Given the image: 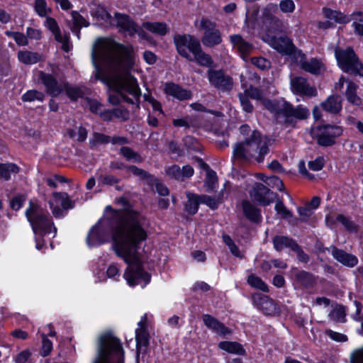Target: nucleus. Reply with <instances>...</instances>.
<instances>
[{
  "instance_id": "nucleus-1",
  "label": "nucleus",
  "mask_w": 363,
  "mask_h": 363,
  "mask_svg": "<svg viewBox=\"0 0 363 363\" xmlns=\"http://www.w3.org/2000/svg\"><path fill=\"white\" fill-rule=\"evenodd\" d=\"M106 209L111 211V215L100 220L91 228L86 238L88 245L96 246L112 240L117 256L128 264L123 275L128 284L130 286H146L151 276L135 264L140 245L147 238L145 218L133 210L116 211L111 206Z\"/></svg>"
},
{
  "instance_id": "nucleus-2",
  "label": "nucleus",
  "mask_w": 363,
  "mask_h": 363,
  "mask_svg": "<svg viewBox=\"0 0 363 363\" xmlns=\"http://www.w3.org/2000/svg\"><path fill=\"white\" fill-rule=\"evenodd\" d=\"M116 48L122 57L120 62L125 66V70L121 72L117 69L109 72L100 66L99 63L95 60L94 54H93L96 79L105 84L108 87V91H141L137 79L130 72L135 65L133 46L116 43Z\"/></svg>"
},
{
  "instance_id": "nucleus-3",
  "label": "nucleus",
  "mask_w": 363,
  "mask_h": 363,
  "mask_svg": "<svg viewBox=\"0 0 363 363\" xmlns=\"http://www.w3.org/2000/svg\"><path fill=\"white\" fill-rule=\"evenodd\" d=\"M239 99L243 110L247 113L253 111L250 98L257 100L266 109L274 113L276 121L285 127L294 128L297 120H305L309 116V111L301 106L294 107L284 100H271L263 96V92H240Z\"/></svg>"
},
{
  "instance_id": "nucleus-4",
  "label": "nucleus",
  "mask_w": 363,
  "mask_h": 363,
  "mask_svg": "<svg viewBox=\"0 0 363 363\" xmlns=\"http://www.w3.org/2000/svg\"><path fill=\"white\" fill-rule=\"evenodd\" d=\"M240 132L244 136V140L235 145L233 156L240 160L254 158L258 163L262 162L264 157L269 152L268 142L262 140L258 130L251 131L247 124L242 125Z\"/></svg>"
},
{
  "instance_id": "nucleus-5",
  "label": "nucleus",
  "mask_w": 363,
  "mask_h": 363,
  "mask_svg": "<svg viewBox=\"0 0 363 363\" xmlns=\"http://www.w3.org/2000/svg\"><path fill=\"white\" fill-rule=\"evenodd\" d=\"M173 43L178 55L186 60H195L199 65L208 69L215 66L212 57L203 50L201 41L195 35L176 33Z\"/></svg>"
},
{
  "instance_id": "nucleus-6",
  "label": "nucleus",
  "mask_w": 363,
  "mask_h": 363,
  "mask_svg": "<svg viewBox=\"0 0 363 363\" xmlns=\"http://www.w3.org/2000/svg\"><path fill=\"white\" fill-rule=\"evenodd\" d=\"M282 21L279 18L262 23L264 31L262 40L279 53L294 56L297 52H301V50L297 49L289 37L282 34Z\"/></svg>"
},
{
  "instance_id": "nucleus-7",
  "label": "nucleus",
  "mask_w": 363,
  "mask_h": 363,
  "mask_svg": "<svg viewBox=\"0 0 363 363\" xmlns=\"http://www.w3.org/2000/svg\"><path fill=\"white\" fill-rule=\"evenodd\" d=\"M124 352L120 340L111 333L99 338L97 357L92 363H123Z\"/></svg>"
},
{
  "instance_id": "nucleus-8",
  "label": "nucleus",
  "mask_w": 363,
  "mask_h": 363,
  "mask_svg": "<svg viewBox=\"0 0 363 363\" xmlns=\"http://www.w3.org/2000/svg\"><path fill=\"white\" fill-rule=\"evenodd\" d=\"M335 57L338 67L345 73L363 77V63L352 47H336Z\"/></svg>"
},
{
  "instance_id": "nucleus-9",
  "label": "nucleus",
  "mask_w": 363,
  "mask_h": 363,
  "mask_svg": "<svg viewBox=\"0 0 363 363\" xmlns=\"http://www.w3.org/2000/svg\"><path fill=\"white\" fill-rule=\"evenodd\" d=\"M26 216L30 222L34 233L44 235L50 233L53 229L55 234L57 228L49 218L47 213L38 206L30 203V207L26 211Z\"/></svg>"
},
{
  "instance_id": "nucleus-10",
  "label": "nucleus",
  "mask_w": 363,
  "mask_h": 363,
  "mask_svg": "<svg viewBox=\"0 0 363 363\" xmlns=\"http://www.w3.org/2000/svg\"><path fill=\"white\" fill-rule=\"evenodd\" d=\"M199 28L203 31L200 41L205 47L214 48L223 42L222 33L216 22L202 18Z\"/></svg>"
},
{
  "instance_id": "nucleus-11",
  "label": "nucleus",
  "mask_w": 363,
  "mask_h": 363,
  "mask_svg": "<svg viewBox=\"0 0 363 363\" xmlns=\"http://www.w3.org/2000/svg\"><path fill=\"white\" fill-rule=\"evenodd\" d=\"M320 133L317 135V143L322 147H330L335 143V139L343 132L341 126L335 125H323L318 128Z\"/></svg>"
},
{
  "instance_id": "nucleus-12",
  "label": "nucleus",
  "mask_w": 363,
  "mask_h": 363,
  "mask_svg": "<svg viewBox=\"0 0 363 363\" xmlns=\"http://www.w3.org/2000/svg\"><path fill=\"white\" fill-rule=\"evenodd\" d=\"M252 200L259 204L266 206L273 203L277 194L271 191L264 184L256 182L249 191Z\"/></svg>"
},
{
  "instance_id": "nucleus-13",
  "label": "nucleus",
  "mask_w": 363,
  "mask_h": 363,
  "mask_svg": "<svg viewBox=\"0 0 363 363\" xmlns=\"http://www.w3.org/2000/svg\"><path fill=\"white\" fill-rule=\"evenodd\" d=\"M254 306L267 315H275L280 313L278 304L269 296L255 293L252 295Z\"/></svg>"
},
{
  "instance_id": "nucleus-14",
  "label": "nucleus",
  "mask_w": 363,
  "mask_h": 363,
  "mask_svg": "<svg viewBox=\"0 0 363 363\" xmlns=\"http://www.w3.org/2000/svg\"><path fill=\"white\" fill-rule=\"evenodd\" d=\"M207 77L209 82L223 91H230L233 86V78L226 74L223 69H208Z\"/></svg>"
},
{
  "instance_id": "nucleus-15",
  "label": "nucleus",
  "mask_w": 363,
  "mask_h": 363,
  "mask_svg": "<svg viewBox=\"0 0 363 363\" xmlns=\"http://www.w3.org/2000/svg\"><path fill=\"white\" fill-rule=\"evenodd\" d=\"M290 272L294 283L300 288L312 289L317 285L318 277L311 272L299 269L297 267H292Z\"/></svg>"
},
{
  "instance_id": "nucleus-16",
  "label": "nucleus",
  "mask_w": 363,
  "mask_h": 363,
  "mask_svg": "<svg viewBox=\"0 0 363 363\" xmlns=\"http://www.w3.org/2000/svg\"><path fill=\"white\" fill-rule=\"evenodd\" d=\"M39 80L45 86V91H82L79 88L71 87L67 82L64 83L63 89L55 77L43 71L39 72Z\"/></svg>"
},
{
  "instance_id": "nucleus-17",
  "label": "nucleus",
  "mask_w": 363,
  "mask_h": 363,
  "mask_svg": "<svg viewBox=\"0 0 363 363\" xmlns=\"http://www.w3.org/2000/svg\"><path fill=\"white\" fill-rule=\"evenodd\" d=\"M116 26L123 33H128L130 36H134L138 32V23L128 14L116 12Z\"/></svg>"
},
{
  "instance_id": "nucleus-18",
  "label": "nucleus",
  "mask_w": 363,
  "mask_h": 363,
  "mask_svg": "<svg viewBox=\"0 0 363 363\" xmlns=\"http://www.w3.org/2000/svg\"><path fill=\"white\" fill-rule=\"evenodd\" d=\"M142 92H113L108 95V101L112 105H118L121 101L135 105L136 108H140V99Z\"/></svg>"
},
{
  "instance_id": "nucleus-19",
  "label": "nucleus",
  "mask_w": 363,
  "mask_h": 363,
  "mask_svg": "<svg viewBox=\"0 0 363 363\" xmlns=\"http://www.w3.org/2000/svg\"><path fill=\"white\" fill-rule=\"evenodd\" d=\"M333 257L342 265L352 268L358 264V258L335 245L330 247Z\"/></svg>"
},
{
  "instance_id": "nucleus-20",
  "label": "nucleus",
  "mask_w": 363,
  "mask_h": 363,
  "mask_svg": "<svg viewBox=\"0 0 363 363\" xmlns=\"http://www.w3.org/2000/svg\"><path fill=\"white\" fill-rule=\"evenodd\" d=\"M204 325L220 336L231 334V330L226 327L217 318L209 314H204L202 317Z\"/></svg>"
},
{
  "instance_id": "nucleus-21",
  "label": "nucleus",
  "mask_w": 363,
  "mask_h": 363,
  "mask_svg": "<svg viewBox=\"0 0 363 363\" xmlns=\"http://www.w3.org/2000/svg\"><path fill=\"white\" fill-rule=\"evenodd\" d=\"M194 173V168L189 164L185 165L182 168H180L177 164H173L166 169L167 176L181 181L191 177Z\"/></svg>"
},
{
  "instance_id": "nucleus-22",
  "label": "nucleus",
  "mask_w": 363,
  "mask_h": 363,
  "mask_svg": "<svg viewBox=\"0 0 363 363\" xmlns=\"http://www.w3.org/2000/svg\"><path fill=\"white\" fill-rule=\"evenodd\" d=\"M242 213L247 220L254 223L262 221L261 210L249 200H242L241 203Z\"/></svg>"
},
{
  "instance_id": "nucleus-23",
  "label": "nucleus",
  "mask_w": 363,
  "mask_h": 363,
  "mask_svg": "<svg viewBox=\"0 0 363 363\" xmlns=\"http://www.w3.org/2000/svg\"><path fill=\"white\" fill-rule=\"evenodd\" d=\"M232 43L237 48L240 57L245 59L252 52L254 46L251 43L246 41L240 35L236 34L230 36Z\"/></svg>"
},
{
  "instance_id": "nucleus-24",
  "label": "nucleus",
  "mask_w": 363,
  "mask_h": 363,
  "mask_svg": "<svg viewBox=\"0 0 363 363\" xmlns=\"http://www.w3.org/2000/svg\"><path fill=\"white\" fill-rule=\"evenodd\" d=\"M322 13L328 20L333 21L335 23L347 24L351 21V18L339 10H334L328 7L322 9Z\"/></svg>"
},
{
  "instance_id": "nucleus-25",
  "label": "nucleus",
  "mask_w": 363,
  "mask_h": 363,
  "mask_svg": "<svg viewBox=\"0 0 363 363\" xmlns=\"http://www.w3.org/2000/svg\"><path fill=\"white\" fill-rule=\"evenodd\" d=\"M321 106L327 112L338 113L342 110V99L337 95H331L321 103Z\"/></svg>"
},
{
  "instance_id": "nucleus-26",
  "label": "nucleus",
  "mask_w": 363,
  "mask_h": 363,
  "mask_svg": "<svg viewBox=\"0 0 363 363\" xmlns=\"http://www.w3.org/2000/svg\"><path fill=\"white\" fill-rule=\"evenodd\" d=\"M272 242L274 249L277 252H281L285 248H289L291 250L297 244V242L292 238L285 235H275L272 238Z\"/></svg>"
},
{
  "instance_id": "nucleus-27",
  "label": "nucleus",
  "mask_w": 363,
  "mask_h": 363,
  "mask_svg": "<svg viewBox=\"0 0 363 363\" xmlns=\"http://www.w3.org/2000/svg\"><path fill=\"white\" fill-rule=\"evenodd\" d=\"M41 55L37 52L20 50L18 52V60L27 65H34L41 60Z\"/></svg>"
},
{
  "instance_id": "nucleus-28",
  "label": "nucleus",
  "mask_w": 363,
  "mask_h": 363,
  "mask_svg": "<svg viewBox=\"0 0 363 363\" xmlns=\"http://www.w3.org/2000/svg\"><path fill=\"white\" fill-rule=\"evenodd\" d=\"M187 201L184 204V209L189 215L196 214L199 210L200 203L199 195L191 192H186Z\"/></svg>"
},
{
  "instance_id": "nucleus-29",
  "label": "nucleus",
  "mask_w": 363,
  "mask_h": 363,
  "mask_svg": "<svg viewBox=\"0 0 363 363\" xmlns=\"http://www.w3.org/2000/svg\"><path fill=\"white\" fill-rule=\"evenodd\" d=\"M138 325L140 328L135 330V340L137 344V350L142 347H147L149 344V333L145 328V324L140 321Z\"/></svg>"
},
{
  "instance_id": "nucleus-30",
  "label": "nucleus",
  "mask_w": 363,
  "mask_h": 363,
  "mask_svg": "<svg viewBox=\"0 0 363 363\" xmlns=\"http://www.w3.org/2000/svg\"><path fill=\"white\" fill-rule=\"evenodd\" d=\"M127 171H129L133 176L138 177L140 179L145 181L147 184H152V182H155V177L153 174L135 165H129L127 167Z\"/></svg>"
},
{
  "instance_id": "nucleus-31",
  "label": "nucleus",
  "mask_w": 363,
  "mask_h": 363,
  "mask_svg": "<svg viewBox=\"0 0 363 363\" xmlns=\"http://www.w3.org/2000/svg\"><path fill=\"white\" fill-rule=\"evenodd\" d=\"M218 347L224 351L238 355H245L246 352L242 345L237 342L223 341L218 344Z\"/></svg>"
},
{
  "instance_id": "nucleus-32",
  "label": "nucleus",
  "mask_w": 363,
  "mask_h": 363,
  "mask_svg": "<svg viewBox=\"0 0 363 363\" xmlns=\"http://www.w3.org/2000/svg\"><path fill=\"white\" fill-rule=\"evenodd\" d=\"M119 153L128 162L142 163L144 161V159L138 152L128 146L121 147Z\"/></svg>"
},
{
  "instance_id": "nucleus-33",
  "label": "nucleus",
  "mask_w": 363,
  "mask_h": 363,
  "mask_svg": "<svg viewBox=\"0 0 363 363\" xmlns=\"http://www.w3.org/2000/svg\"><path fill=\"white\" fill-rule=\"evenodd\" d=\"M145 27L148 31L161 36L167 35L169 31L164 22H149L146 23Z\"/></svg>"
},
{
  "instance_id": "nucleus-34",
  "label": "nucleus",
  "mask_w": 363,
  "mask_h": 363,
  "mask_svg": "<svg viewBox=\"0 0 363 363\" xmlns=\"http://www.w3.org/2000/svg\"><path fill=\"white\" fill-rule=\"evenodd\" d=\"M274 208L282 218L288 220L290 223L294 224L297 221V218H294L292 213L287 209L281 200L278 199L277 201Z\"/></svg>"
},
{
  "instance_id": "nucleus-35",
  "label": "nucleus",
  "mask_w": 363,
  "mask_h": 363,
  "mask_svg": "<svg viewBox=\"0 0 363 363\" xmlns=\"http://www.w3.org/2000/svg\"><path fill=\"white\" fill-rule=\"evenodd\" d=\"M291 91H316L314 87H310L306 78L296 77L291 80Z\"/></svg>"
},
{
  "instance_id": "nucleus-36",
  "label": "nucleus",
  "mask_w": 363,
  "mask_h": 363,
  "mask_svg": "<svg viewBox=\"0 0 363 363\" xmlns=\"http://www.w3.org/2000/svg\"><path fill=\"white\" fill-rule=\"evenodd\" d=\"M19 172V167L14 163H0V179L9 180L11 178V174H17Z\"/></svg>"
},
{
  "instance_id": "nucleus-37",
  "label": "nucleus",
  "mask_w": 363,
  "mask_h": 363,
  "mask_svg": "<svg viewBox=\"0 0 363 363\" xmlns=\"http://www.w3.org/2000/svg\"><path fill=\"white\" fill-rule=\"evenodd\" d=\"M247 284L252 288L259 289L263 292H269V288L265 282L259 277L251 274L247 277Z\"/></svg>"
},
{
  "instance_id": "nucleus-38",
  "label": "nucleus",
  "mask_w": 363,
  "mask_h": 363,
  "mask_svg": "<svg viewBox=\"0 0 363 363\" xmlns=\"http://www.w3.org/2000/svg\"><path fill=\"white\" fill-rule=\"evenodd\" d=\"M278 11V5L274 3L268 4L262 10V23L277 18L274 16Z\"/></svg>"
},
{
  "instance_id": "nucleus-39",
  "label": "nucleus",
  "mask_w": 363,
  "mask_h": 363,
  "mask_svg": "<svg viewBox=\"0 0 363 363\" xmlns=\"http://www.w3.org/2000/svg\"><path fill=\"white\" fill-rule=\"evenodd\" d=\"M53 197L57 203H60L62 208L67 210L74 208V203L69 199L67 193L65 192H54Z\"/></svg>"
},
{
  "instance_id": "nucleus-40",
  "label": "nucleus",
  "mask_w": 363,
  "mask_h": 363,
  "mask_svg": "<svg viewBox=\"0 0 363 363\" xmlns=\"http://www.w3.org/2000/svg\"><path fill=\"white\" fill-rule=\"evenodd\" d=\"M172 123L175 127H185L186 128H195L198 125L196 119L191 116L174 119Z\"/></svg>"
},
{
  "instance_id": "nucleus-41",
  "label": "nucleus",
  "mask_w": 363,
  "mask_h": 363,
  "mask_svg": "<svg viewBox=\"0 0 363 363\" xmlns=\"http://www.w3.org/2000/svg\"><path fill=\"white\" fill-rule=\"evenodd\" d=\"M72 26L79 27V28H87L90 26V23L84 18L77 11H71Z\"/></svg>"
},
{
  "instance_id": "nucleus-42",
  "label": "nucleus",
  "mask_w": 363,
  "mask_h": 363,
  "mask_svg": "<svg viewBox=\"0 0 363 363\" xmlns=\"http://www.w3.org/2000/svg\"><path fill=\"white\" fill-rule=\"evenodd\" d=\"M336 220L337 222L340 223L349 232L357 233L359 230V227L357 224H355L348 217L342 214H338L336 216Z\"/></svg>"
},
{
  "instance_id": "nucleus-43",
  "label": "nucleus",
  "mask_w": 363,
  "mask_h": 363,
  "mask_svg": "<svg viewBox=\"0 0 363 363\" xmlns=\"http://www.w3.org/2000/svg\"><path fill=\"white\" fill-rule=\"evenodd\" d=\"M91 15L93 18L99 21H108L111 20V13L101 6H99L95 10L91 11Z\"/></svg>"
},
{
  "instance_id": "nucleus-44",
  "label": "nucleus",
  "mask_w": 363,
  "mask_h": 363,
  "mask_svg": "<svg viewBox=\"0 0 363 363\" xmlns=\"http://www.w3.org/2000/svg\"><path fill=\"white\" fill-rule=\"evenodd\" d=\"M110 142V137L102 133L94 132L91 138L89 140L91 148L96 147L99 144H107Z\"/></svg>"
},
{
  "instance_id": "nucleus-45",
  "label": "nucleus",
  "mask_w": 363,
  "mask_h": 363,
  "mask_svg": "<svg viewBox=\"0 0 363 363\" xmlns=\"http://www.w3.org/2000/svg\"><path fill=\"white\" fill-rule=\"evenodd\" d=\"M34 10L40 17H45L48 13L51 12V9L48 8L45 0H35Z\"/></svg>"
},
{
  "instance_id": "nucleus-46",
  "label": "nucleus",
  "mask_w": 363,
  "mask_h": 363,
  "mask_svg": "<svg viewBox=\"0 0 363 363\" xmlns=\"http://www.w3.org/2000/svg\"><path fill=\"white\" fill-rule=\"evenodd\" d=\"M250 62L262 71L267 70L271 67V62L263 57H252L250 59Z\"/></svg>"
},
{
  "instance_id": "nucleus-47",
  "label": "nucleus",
  "mask_w": 363,
  "mask_h": 363,
  "mask_svg": "<svg viewBox=\"0 0 363 363\" xmlns=\"http://www.w3.org/2000/svg\"><path fill=\"white\" fill-rule=\"evenodd\" d=\"M199 200L201 203L206 204L213 210L217 209L220 203L218 199L206 194L199 195Z\"/></svg>"
},
{
  "instance_id": "nucleus-48",
  "label": "nucleus",
  "mask_w": 363,
  "mask_h": 363,
  "mask_svg": "<svg viewBox=\"0 0 363 363\" xmlns=\"http://www.w3.org/2000/svg\"><path fill=\"white\" fill-rule=\"evenodd\" d=\"M322 63L316 60L313 59L310 62H307L303 65V69L313 74H318L320 72Z\"/></svg>"
},
{
  "instance_id": "nucleus-49",
  "label": "nucleus",
  "mask_w": 363,
  "mask_h": 363,
  "mask_svg": "<svg viewBox=\"0 0 363 363\" xmlns=\"http://www.w3.org/2000/svg\"><path fill=\"white\" fill-rule=\"evenodd\" d=\"M98 180L103 185L113 186L119 183L120 179L113 174H101Z\"/></svg>"
},
{
  "instance_id": "nucleus-50",
  "label": "nucleus",
  "mask_w": 363,
  "mask_h": 363,
  "mask_svg": "<svg viewBox=\"0 0 363 363\" xmlns=\"http://www.w3.org/2000/svg\"><path fill=\"white\" fill-rule=\"evenodd\" d=\"M218 181V177L216 176V173L213 169H211L206 172V178L205 180V184L208 187V191H212L215 184Z\"/></svg>"
},
{
  "instance_id": "nucleus-51",
  "label": "nucleus",
  "mask_w": 363,
  "mask_h": 363,
  "mask_svg": "<svg viewBox=\"0 0 363 363\" xmlns=\"http://www.w3.org/2000/svg\"><path fill=\"white\" fill-rule=\"evenodd\" d=\"M42 349L40 354L43 357L49 355L52 350V343L44 334L42 335Z\"/></svg>"
},
{
  "instance_id": "nucleus-52",
  "label": "nucleus",
  "mask_w": 363,
  "mask_h": 363,
  "mask_svg": "<svg viewBox=\"0 0 363 363\" xmlns=\"http://www.w3.org/2000/svg\"><path fill=\"white\" fill-rule=\"evenodd\" d=\"M279 7L281 12L287 13H293L296 9V5L293 0H281Z\"/></svg>"
},
{
  "instance_id": "nucleus-53",
  "label": "nucleus",
  "mask_w": 363,
  "mask_h": 363,
  "mask_svg": "<svg viewBox=\"0 0 363 363\" xmlns=\"http://www.w3.org/2000/svg\"><path fill=\"white\" fill-rule=\"evenodd\" d=\"M292 251L296 254L298 262L305 264L309 262L310 256L303 250L298 243L293 247Z\"/></svg>"
},
{
  "instance_id": "nucleus-54",
  "label": "nucleus",
  "mask_w": 363,
  "mask_h": 363,
  "mask_svg": "<svg viewBox=\"0 0 363 363\" xmlns=\"http://www.w3.org/2000/svg\"><path fill=\"white\" fill-rule=\"evenodd\" d=\"M152 187L155 186L157 192L162 196L169 195V191L168 188L162 183H161L157 178L155 177V182H152V184H147Z\"/></svg>"
},
{
  "instance_id": "nucleus-55",
  "label": "nucleus",
  "mask_w": 363,
  "mask_h": 363,
  "mask_svg": "<svg viewBox=\"0 0 363 363\" xmlns=\"http://www.w3.org/2000/svg\"><path fill=\"white\" fill-rule=\"evenodd\" d=\"M43 99V92H26L22 96V100L23 101H33L34 100L42 101Z\"/></svg>"
},
{
  "instance_id": "nucleus-56",
  "label": "nucleus",
  "mask_w": 363,
  "mask_h": 363,
  "mask_svg": "<svg viewBox=\"0 0 363 363\" xmlns=\"http://www.w3.org/2000/svg\"><path fill=\"white\" fill-rule=\"evenodd\" d=\"M267 184L272 188L277 187V189L280 191H284V185L282 180L277 176L269 177L267 179Z\"/></svg>"
},
{
  "instance_id": "nucleus-57",
  "label": "nucleus",
  "mask_w": 363,
  "mask_h": 363,
  "mask_svg": "<svg viewBox=\"0 0 363 363\" xmlns=\"http://www.w3.org/2000/svg\"><path fill=\"white\" fill-rule=\"evenodd\" d=\"M85 105L88 106L92 113H97L101 107V104L96 100L91 99L88 97L84 99Z\"/></svg>"
},
{
  "instance_id": "nucleus-58",
  "label": "nucleus",
  "mask_w": 363,
  "mask_h": 363,
  "mask_svg": "<svg viewBox=\"0 0 363 363\" xmlns=\"http://www.w3.org/2000/svg\"><path fill=\"white\" fill-rule=\"evenodd\" d=\"M150 93L151 92H148L147 94H145L143 95L145 100L149 101L151 104L152 107L155 111H158L160 113H163L161 104L155 99L152 96H150Z\"/></svg>"
},
{
  "instance_id": "nucleus-59",
  "label": "nucleus",
  "mask_w": 363,
  "mask_h": 363,
  "mask_svg": "<svg viewBox=\"0 0 363 363\" xmlns=\"http://www.w3.org/2000/svg\"><path fill=\"white\" fill-rule=\"evenodd\" d=\"M324 159L323 157H318L315 160L308 162L309 168L313 171H319L324 167Z\"/></svg>"
},
{
  "instance_id": "nucleus-60",
  "label": "nucleus",
  "mask_w": 363,
  "mask_h": 363,
  "mask_svg": "<svg viewBox=\"0 0 363 363\" xmlns=\"http://www.w3.org/2000/svg\"><path fill=\"white\" fill-rule=\"evenodd\" d=\"M113 116L121 118L123 121H127L129 118V111L124 108H116L112 110Z\"/></svg>"
},
{
  "instance_id": "nucleus-61",
  "label": "nucleus",
  "mask_w": 363,
  "mask_h": 363,
  "mask_svg": "<svg viewBox=\"0 0 363 363\" xmlns=\"http://www.w3.org/2000/svg\"><path fill=\"white\" fill-rule=\"evenodd\" d=\"M26 35L28 39L39 40L42 38V32L39 29L28 27L26 29Z\"/></svg>"
},
{
  "instance_id": "nucleus-62",
  "label": "nucleus",
  "mask_w": 363,
  "mask_h": 363,
  "mask_svg": "<svg viewBox=\"0 0 363 363\" xmlns=\"http://www.w3.org/2000/svg\"><path fill=\"white\" fill-rule=\"evenodd\" d=\"M298 213L301 217V220L303 222H306L308 218L311 216L313 211L310 207L303 206L298 208Z\"/></svg>"
},
{
  "instance_id": "nucleus-63",
  "label": "nucleus",
  "mask_w": 363,
  "mask_h": 363,
  "mask_svg": "<svg viewBox=\"0 0 363 363\" xmlns=\"http://www.w3.org/2000/svg\"><path fill=\"white\" fill-rule=\"evenodd\" d=\"M335 320L342 321L345 317V311L343 306L335 308L330 314Z\"/></svg>"
},
{
  "instance_id": "nucleus-64",
  "label": "nucleus",
  "mask_w": 363,
  "mask_h": 363,
  "mask_svg": "<svg viewBox=\"0 0 363 363\" xmlns=\"http://www.w3.org/2000/svg\"><path fill=\"white\" fill-rule=\"evenodd\" d=\"M45 26L52 33L60 29L57 21L50 16L46 18Z\"/></svg>"
}]
</instances>
